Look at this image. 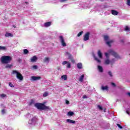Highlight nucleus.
<instances>
[{
  "mask_svg": "<svg viewBox=\"0 0 130 130\" xmlns=\"http://www.w3.org/2000/svg\"><path fill=\"white\" fill-rule=\"evenodd\" d=\"M109 54L113 55L115 57V58H119V56H118V54H117L116 52H114L113 50H109L108 51V52L105 53V55L106 58L105 59L104 64H111V61L109 59Z\"/></svg>",
  "mask_w": 130,
  "mask_h": 130,
  "instance_id": "nucleus-1",
  "label": "nucleus"
},
{
  "mask_svg": "<svg viewBox=\"0 0 130 130\" xmlns=\"http://www.w3.org/2000/svg\"><path fill=\"white\" fill-rule=\"evenodd\" d=\"M27 116L29 117L30 119L28 121V124L29 126H33L35 125L36 121H37V117L36 116H33V115L28 114Z\"/></svg>",
  "mask_w": 130,
  "mask_h": 130,
  "instance_id": "nucleus-2",
  "label": "nucleus"
},
{
  "mask_svg": "<svg viewBox=\"0 0 130 130\" xmlns=\"http://www.w3.org/2000/svg\"><path fill=\"white\" fill-rule=\"evenodd\" d=\"M35 106L36 107V108L40 110H48L50 109L49 107L45 106L44 104H41L39 103L35 104Z\"/></svg>",
  "mask_w": 130,
  "mask_h": 130,
  "instance_id": "nucleus-3",
  "label": "nucleus"
},
{
  "mask_svg": "<svg viewBox=\"0 0 130 130\" xmlns=\"http://www.w3.org/2000/svg\"><path fill=\"white\" fill-rule=\"evenodd\" d=\"M1 60L2 63L7 64L11 62V60H12V57H11V56H2L1 57Z\"/></svg>",
  "mask_w": 130,
  "mask_h": 130,
  "instance_id": "nucleus-4",
  "label": "nucleus"
},
{
  "mask_svg": "<svg viewBox=\"0 0 130 130\" xmlns=\"http://www.w3.org/2000/svg\"><path fill=\"white\" fill-rule=\"evenodd\" d=\"M13 74L16 75V77L17 79H18V80H20V81H23V79H24V77H23L22 74H21V73L18 72V71L14 70L13 71Z\"/></svg>",
  "mask_w": 130,
  "mask_h": 130,
  "instance_id": "nucleus-5",
  "label": "nucleus"
},
{
  "mask_svg": "<svg viewBox=\"0 0 130 130\" xmlns=\"http://www.w3.org/2000/svg\"><path fill=\"white\" fill-rule=\"evenodd\" d=\"M59 38L60 39V41L61 42V44L62 46H63L64 47L67 46V44L66 43V42H64V39H63V37L61 36H60L59 37Z\"/></svg>",
  "mask_w": 130,
  "mask_h": 130,
  "instance_id": "nucleus-6",
  "label": "nucleus"
},
{
  "mask_svg": "<svg viewBox=\"0 0 130 130\" xmlns=\"http://www.w3.org/2000/svg\"><path fill=\"white\" fill-rule=\"evenodd\" d=\"M41 79V77L40 76H31L30 78V81L31 82H34L35 81H38Z\"/></svg>",
  "mask_w": 130,
  "mask_h": 130,
  "instance_id": "nucleus-7",
  "label": "nucleus"
},
{
  "mask_svg": "<svg viewBox=\"0 0 130 130\" xmlns=\"http://www.w3.org/2000/svg\"><path fill=\"white\" fill-rule=\"evenodd\" d=\"M90 36V32H87L85 34V35L84 36L83 40L84 41H87L89 40V38Z\"/></svg>",
  "mask_w": 130,
  "mask_h": 130,
  "instance_id": "nucleus-8",
  "label": "nucleus"
},
{
  "mask_svg": "<svg viewBox=\"0 0 130 130\" xmlns=\"http://www.w3.org/2000/svg\"><path fill=\"white\" fill-rule=\"evenodd\" d=\"M37 59H38V58L36 56H34L31 57L30 59V62H36L37 61Z\"/></svg>",
  "mask_w": 130,
  "mask_h": 130,
  "instance_id": "nucleus-9",
  "label": "nucleus"
},
{
  "mask_svg": "<svg viewBox=\"0 0 130 130\" xmlns=\"http://www.w3.org/2000/svg\"><path fill=\"white\" fill-rule=\"evenodd\" d=\"M65 55L66 56H68V58L71 59L72 58V55L71 54V53L69 52H65Z\"/></svg>",
  "mask_w": 130,
  "mask_h": 130,
  "instance_id": "nucleus-10",
  "label": "nucleus"
},
{
  "mask_svg": "<svg viewBox=\"0 0 130 130\" xmlns=\"http://www.w3.org/2000/svg\"><path fill=\"white\" fill-rule=\"evenodd\" d=\"M66 121L67 122H68V123H73V124L76 123V121H74V120H71L70 119H67Z\"/></svg>",
  "mask_w": 130,
  "mask_h": 130,
  "instance_id": "nucleus-11",
  "label": "nucleus"
},
{
  "mask_svg": "<svg viewBox=\"0 0 130 130\" xmlns=\"http://www.w3.org/2000/svg\"><path fill=\"white\" fill-rule=\"evenodd\" d=\"M84 78H85V75H84V74L82 75L80 77V78H79V81L80 82H83V81Z\"/></svg>",
  "mask_w": 130,
  "mask_h": 130,
  "instance_id": "nucleus-12",
  "label": "nucleus"
},
{
  "mask_svg": "<svg viewBox=\"0 0 130 130\" xmlns=\"http://www.w3.org/2000/svg\"><path fill=\"white\" fill-rule=\"evenodd\" d=\"M78 69H83V64L81 62H79L77 64Z\"/></svg>",
  "mask_w": 130,
  "mask_h": 130,
  "instance_id": "nucleus-13",
  "label": "nucleus"
},
{
  "mask_svg": "<svg viewBox=\"0 0 130 130\" xmlns=\"http://www.w3.org/2000/svg\"><path fill=\"white\" fill-rule=\"evenodd\" d=\"M102 90H103V91H108V86H102Z\"/></svg>",
  "mask_w": 130,
  "mask_h": 130,
  "instance_id": "nucleus-14",
  "label": "nucleus"
},
{
  "mask_svg": "<svg viewBox=\"0 0 130 130\" xmlns=\"http://www.w3.org/2000/svg\"><path fill=\"white\" fill-rule=\"evenodd\" d=\"M98 55L100 58H103L102 53L101 52V51L99 50L98 51Z\"/></svg>",
  "mask_w": 130,
  "mask_h": 130,
  "instance_id": "nucleus-15",
  "label": "nucleus"
},
{
  "mask_svg": "<svg viewBox=\"0 0 130 130\" xmlns=\"http://www.w3.org/2000/svg\"><path fill=\"white\" fill-rule=\"evenodd\" d=\"M5 37H13V35L10 32H6L5 34Z\"/></svg>",
  "mask_w": 130,
  "mask_h": 130,
  "instance_id": "nucleus-16",
  "label": "nucleus"
},
{
  "mask_svg": "<svg viewBox=\"0 0 130 130\" xmlns=\"http://www.w3.org/2000/svg\"><path fill=\"white\" fill-rule=\"evenodd\" d=\"M61 78L62 79V80H64V81H67L68 80V76H67V75H62L61 77Z\"/></svg>",
  "mask_w": 130,
  "mask_h": 130,
  "instance_id": "nucleus-17",
  "label": "nucleus"
},
{
  "mask_svg": "<svg viewBox=\"0 0 130 130\" xmlns=\"http://www.w3.org/2000/svg\"><path fill=\"white\" fill-rule=\"evenodd\" d=\"M50 58L49 57H45L44 59V61L45 62H46L47 63H48V62H49V60H50Z\"/></svg>",
  "mask_w": 130,
  "mask_h": 130,
  "instance_id": "nucleus-18",
  "label": "nucleus"
},
{
  "mask_svg": "<svg viewBox=\"0 0 130 130\" xmlns=\"http://www.w3.org/2000/svg\"><path fill=\"white\" fill-rule=\"evenodd\" d=\"M74 114H75L74 112L70 111L68 113L67 115H68V116H73V115H74Z\"/></svg>",
  "mask_w": 130,
  "mask_h": 130,
  "instance_id": "nucleus-19",
  "label": "nucleus"
},
{
  "mask_svg": "<svg viewBox=\"0 0 130 130\" xmlns=\"http://www.w3.org/2000/svg\"><path fill=\"white\" fill-rule=\"evenodd\" d=\"M111 13L112 14V15H114V16H116V15L118 14V12H117V11L115 10H112Z\"/></svg>",
  "mask_w": 130,
  "mask_h": 130,
  "instance_id": "nucleus-20",
  "label": "nucleus"
},
{
  "mask_svg": "<svg viewBox=\"0 0 130 130\" xmlns=\"http://www.w3.org/2000/svg\"><path fill=\"white\" fill-rule=\"evenodd\" d=\"M51 25V22H46L44 24L45 27H49V26H50Z\"/></svg>",
  "mask_w": 130,
  "mask_h": 130,
  "instance_id": "nucleus-21",
  "label": "nucleus"
},
{
  "mask_svg": "<svg viewBox=\"0 0 130 130\" xmlns=\"http://www.w3.org/2000/svg\"><path fill=\"white\" fill-rule=\"evenodd\" d=\"M93 57H94L95 60L97 61V62H99V63H100V62H101V60L99 59L97 57H96V56H95V55H93Z\"/></svg>",
  "mask_w": 130,
  "mask_h": 130,
  "instance_id": "nucleus-22",
  "label": "nucleus"
},
{
  "mask_svg": "<svg viewBox=\"0 0 130 130\" xmlns=\"http://www.w3.org/2000/svg\"><path fill=\"white\" fill-rule=\"evenodd\" d=\"M30 69L32 71H34V70H37V69H38V66H37V65H35V66H32Z\"/></svg>",
  "mask_w": 130,
  "mask_h": 130,
  "instance_id": "nucleus-23",
  "label": "nucleus"
},
{
  "mask_svg": "<svg viewBox=\"0 0 130 130\" xmlns=\"http://www.w3.org/2000/svg\"><path fill=\"white\" fill-rule=\"evenodd\" d=\"M98 70H99V72H100L101 73H102V72H103V68L102 67V66H99Z\"/></svg>",
  "mask_w": 130,
  "mask_h": 130,
  "instance_id": "nucleus-24",
  "label": "nucleus"
},
{
  "mask_svg": "<svg viewBox=\"0 0 130 130\" xmlns=\"http://www.w3.org/2000/svg\"><path fill=\"white\" fill-rule=\"evenodd\" d=\"M0 97L1 98H3V99H5V98H7V94L3 93L0 94Z\"/></svg>",
  "mask_w": 130,
  "mask_h": 130,
  "instance_id": "nucleus-25",
  "label": "nucleus"
},
{
  "mask_svg": "<svg viewBox=\"0 0 130 130\" xmlns=\"http://www.w3.org/2000/svg\"><path fill=\"white\" fill-rule=\"evenodd\" d=\"M113 41L112 40L109 41H107L106 42V44H107V45H108V46H111V43H112Z\"/></svg>",
  "mask_w": 130,
  "mask_h": 130,
  "instance_id": "nucleus-26",
  "label": "nucleus"
},
{
  "mask_svg": "<svg viewBox=\"0 0 130 130\" xmlns=\"http://www.w3.org/2000/svg\"><path fill=\"white\" fill-rule=\"evenodd\" d=\"M67 69H71V65L70 62H68V63H67Z\"/></svg>",
  "mask_w": 130,
  "mask_h": 130,
  "instance_id": "nucleus-27",
  "label": "nucleus"
},
{
  "mask_svg": "<svg viewBox=\"0 0 130 130\" xmlns=\"http://www.w3.org/2000/svg\"><path fill=\"white\" fill-rule=\"evenodd\" d=\"M43 97H47L48 96V92L45 91L43 94Z\"/></svg>",
  "mask_w": 130,
  "mask_h": 130,
  "instance_id": "nucleus-28",
  "label": "nucleus"
},
{
  "mask_svg": "<svg viewBox=\"0 0 130 130\" xmlns=\"http://www.w3.org/2000/svg\"><path fill=\"white\" fill-rule=\"evenodd\" d=\"M0 50H7V48L4 46H0Z\"/></svg>",
  "mask_w": 130,
  "mask_h": 130,
  "instance_id": "nucleus-29",
  "label": "nucleus"
},
{
  "mask_svg": "<svg viewBox=\"0 0 130 130\" xmlns=\"http://www.w3.org/2000/svg\"><path fill=\"white\" fill-rule=\"evenodd\" d=\"M12 64H7L6 66H5V68L6 69H11V68H12Z\"/></svg>",
  "mask_w": 130,
  "mask_h": 130,
  "instance_id": "nucleus-30",
  "label": "nucleus"
},
{
  "mask_svg": "<svg viewBox=\"0 0 130 130\" xmlns=\"http://www.w3.org/2000/svg\"><path fill=\"white\" fill-rule=\"evenodd\" d=\"M23 52L24 54H28V53H29V51L25 49L23 50Z\"/></svg>",
  "mask_w": 130,
  "mask_h": 130,
  "instance_id": "nucleus-31",
  "label": "nucleus"
},
{
  "mask_svg": "<svg viewBox=\"0 0 130 130\" xmlns=\"http://www.w3.org/2000/svg\"><path fill=\"white\" fill-rule=\"evenodd\" d=\"M115 61V59H112L111 60V66H113Z\"/></svg>",
  "mask_w": 130,
  "mask_h": 130,
  "instance_id": "nucleus-32",
  "label": "nucleus"
},
{
  "mask_svg": "<svg viewBox=\"0 0 130 130\" xmlns=\"http://www.w3.org/2000/svg\"><path fill=\"white\" fill-rule=\"evenodd\" d=\"M109 37H108V36H104V40L106 41H108V40H109Z\"/></svg>",
  "mask_w": 130,
  "mask_h": 130,
  "instance_id": "nucleus-33",
  "label": "nucleus"
},
{
  "mask_svg": "<svg viewBox=\"0 0 130 130\" xmlns=\"http://www.w3.org/2000/svg\"><path fill=\"white\" fill-rule=\"evenodd\" d=\"M126 5L130 7V0H126Z\"/></svg>",
  "mask_w": 130,
  "mask_h": 130,
  "instance_id": "nucleus-34",
  "label": "nucleus"
},
{
  "mask_svg": "<svg viewBox=\"0 0 130 130\" xmlns=\"http://www.w3.org/2000/svg\"><path fill=\"white\" fill-rule=\"evenodd\" d=\"M82 34H83V31H80V32L77 35L78 37H80V36H81Z\"/></svg>",
  "mask_w": 130,
  "mask_h": 130,
  "instance_id": "nucleus-35",
  "label": "nucleus"
},
{
  "mask_svg": "<svg viewBox=\"0 0 130 130\" xmlns=\"http://www.w3.org/2000/svg\"><path fill=\"white\" fill-rule=\"evenodd\" d=\"M9 85L10 87H11V88H14V87H15V86H14V85H13V84H12L11 82H10V83H9Z\"/></svg>",
  "mask_w": 130,
  "mask_h": 130,
  "instance_id": "nucleus-36",
  "label": "nucleus"
},
{
  "mask_svg": "<svg viewBox=\"0 0 130 130\" xmlns=\"http://www.w3.org/2000/svg\"><path fill=\"white\" fill-rule=\"evenodd\" d=\"M68 61H63L62 62V66H64L65 64H67V63H68Z\"/></svg>",
  "mask_w": 130,
  "mask_h": 130,
  "instance_id": "nucleus-37",
  "label": "nucleus"
},
{
  "mask_svg": "<svg viewBox=\"0 0 130 130\" xmlns=\"http://www.w3.org/2000/svg\"><path fill=\"white\" fill-rule=\"evenodd\" d=\"M129 27H128V26H126L125 27V31H129Z\"/></svg>",
  "mask_w": 130,
  "mask_h": 130,
  "instance_id": "nucleus-38",
  "label": "nucleus"
},
{
  "mask_svg": "<svg viewBox=\"0 0 130 130\" xmlns=\"http://www.w3.org/2000/svg\"><path fill=\"white\" fill-rule=\"evenodd\" d=\"M98 107L100 109V110H102V109H103L102 107L101 106H100V105L98 106Z\"/></svg>",
  "mask_w": 130,
  "mask_h": 130,
  "instance_id": "nucleus-39",
  "label": "nucleus"
},
{
  "mask_svg": "<svg viewBox=\"0 0 130 130\" xmlns=\"http://www.w3.org/2000/svg\"><path fill=\"white\" fill-rule=\"evenodd\" d=\"M2 114H5V113H6V110H5V109L2 110Z\"/></svg>",
  "mask_w": 130,
  "mask_h": 130,
  "instance_id": "nucleus-40",
  "label": "nucleus"
},
{
  "mask_svg": "<svg viewBox=\"0 0 130 130\" xmlns=\"http://www.w3.org/2000/svg\"><path fill=\"white\" fill-rule=\"evenodd\" d=\"M117 125L119 127V128H122V126H121L119 124H117Z\"/></svg>",
  "mask_w": 130,
  "mask_h": 130,
  "instance_id": "nucleus-41",
  "label": "nucleus"
},
{
  "mask_svg": "<svg viewBox=\"0 0 130 130\" xmlns=\"http://www.w3.org/2000/svg\"><path fill=\"white\" fill-rule=\"evenodd\" d=\"M109 75L110 77H112V73L111 72H109Z\"/></svg>",
  "mask_w": 130,
  "mask_h": 130,
  "instance_id": "nucleus-42",
  "label": "nucleus"
},
{
  "mask_svg": "<svg viewBox=\"0 0 130 130\" xmlns=\"http://www.w3.org/2000/svg\"><path fill=\"white\" fill-rule=\"evenodd\" d=\"M70 59H71V61L73 62V63H75V60L74 59H72L71 58Z\"/></svg>",
  "mask_w": 130,
  "mask_h": 130,
  "instance_id": "nucleus-43",
  "label": "nucleus"
},
{
  "mask_svg": "<svg viewBox=\"0 0 130 130\" xmlns=\"http://www.w3.org/2000/svg\"><path fill=\"white\" fill-rule=\"evenodd\" d=\"M66 103L67 104H70V102H69V101H68V100H66Z\"/></svg>",
  "mask_w": 130,
  "mask_h": 130,
  "instance_id": "nucleus-44",
  "label": "nucleus"
},
{
  "mask_svg": "<svg viewBox=\"0 0 130 130\" xmlns=\"http://www.w3.org/2000/svg\"><path fill=\"white\" fill-rule=\"evenodd\" d=\"M111 85L113 86V87H115V84L114 83H112Z\"/></svg>",
  "mask_w": 130,
  "mask_h": 130,
  "instance_id": "nucleus-45",
  "label": "nucleus"
},
{
  "mask_svg": "<svg viewBox=\"0 0 130 130\" xmlns=\"http://www.w3.org/2000/svg\"><path fill=\"white\" fill-rule=\"evenodd\" d=\"M83 98H84V99H86V98H87V95H83Z\"/></svg>",
  "mask_w": 130,
  "mask_h": 130,
  "instance_id": "nucleus-46",
  "label": "nucleus"
},
{
  "mask_svg": "<svg viewBox=\"0 0 130 130\" xmlns=\"http://www.w3.org/2000/svg\"><path fill=\"white\" fill-rule=\"evenodd\" d=\"M126 95H127L128 96H129V97H130V92H127L126 93Z\"/></svg>",
  "mask_w": 130,
  "mask_h": 130,
  "instance_id": "nucleus-47",
  "label": "nucleus"
},
{
  "mask_svg": "<svg viewBox=\"0 0 130 130\" xmlns=\"http://www.w3.org/2000/svg\"><path fill=\"white\" fill-rule=\"evenodd\" d=\"M126 112L127 114H129V112H128V111H126Z\"/></svg>",
  "mask_w": 130,
  "mask_h": 130,
  "instance_id": "nucleus-48",
  "label": "nucleus"
},
{
  "mask_svg": "<svg viewBox=\"0 0 130 130\" xmlns=\"http://www.w3.org/2000/svg\"><path fill=\"white\" fill-rule=\"evenodd\" d=\"M60 2H66V0H61Z\"/></svg>",
  "mask_w": 130,
  "mask_h": 130,
  "instance_id": "nucleus-49",
  "label": "nucleus"
},
{
  "mask_svg": "<svg viewBox=\"0 0 130 130\" xmlns=\"http://www.w3.org/2000/svg\"><path fill=\"white\" fill-rule=\"evenodd\" d=\"M25 4H28V3H27V2H25Z\"/></svg>",
  "mask_w": 130,
  "mask_h": 130,
  "instance_id": "nucleus-50",
  "label": "nucleus"
},
{
  "mask_svg": "<svg viewBox=\"0 0 130 130\" xmlns=\"http://www.w3.org/2000/svg\"><path fill=\"white\" fill-rule=\"evenodd\" d=\"M19 60H20V61H22V60H21V59H19Z\"/></svg>",
  "mask_w": 130,
  "mask_h": 130,
  "instance_id": "nucleus-51",
  "label": "nucleus"
},
{
  "mask_svg": "<svg viewBox=\"0 0 130 130\" xmlns=\"http://www.w3.org/2000/svg\"><path fill=\"white\" fill-rule=\"evenodd\" d=\"M0 86H1V83H0Z\"/></svg>",
  "mask_w": 130,
  "mask_h": 130,
  "instance_id": "nucleus-52",
  "label": "nucleus"
}]
</instances>
